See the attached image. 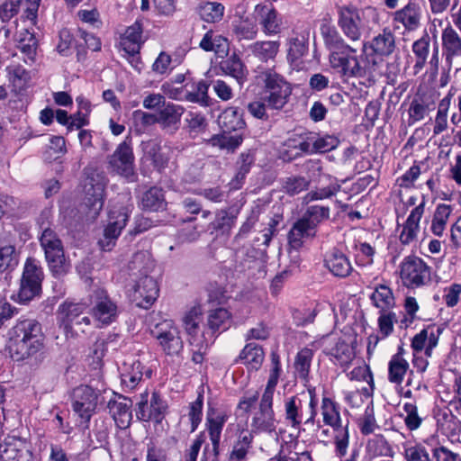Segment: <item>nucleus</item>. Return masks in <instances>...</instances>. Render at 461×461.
Returning a JSON list of instances; mask_svg holds the SVG:
<instances>
[{
    "mask_svg": "<svg viewBox=\"0 0 461 461\" xmlns=\"http://www.w3.org/2000/svg\"><path fill=\"white\" fill-rule=\"evenodd\" d=\"M308 402L300 395H293L284 400V417L287 425L299 429L302 424H313L317 415L316 400L310 392Z\"/></svg>",
    "mask_w": 461,
    "mask_h": 461,
    "instance_id": "obj_6",
    "label": "nucleus"
},
{
    "mask_svg": "<svg viewBox=\"0 0 461 461\" xmlns=\"http://www.w3.org/2000/svg\"><path fill=\"white\" fill-rule=\"evenodd\" d=\"M359 22L360 17L356 9L349 7L340 8L339 25L344 34L352 41H358L360 39Z\"/></svg>",
    "mask_w": 461,
    "mask_h": 461,
    "instance_id": "obj_24",
    "label": "nucleus"
},
{
    "mask_svg": "<svg viewBox=\"0 0 461 461\" xmlns=\"http://www.w3.org/2000/svg\"><path fill=\"white\" fill-rule=\"evenodd\" d=\"M1 461H33L28 444L14 437L7 438L0 445Z\"/></svg>",
    "mask_w": 461,
    "mask_h": 461,
    "instance_id": "obj_19",
    "label": "nucleus"
},
{
    "mask_svg": "<svg viewBox=\"0 0 461 461\" xmlns=\"http://www.w3.org/2000/svg\"><path fill=\"white\" fill-rule=\"evenodd\" d=\"M422 17L423 6L405 5V33L420 29Z\"/></svg>",
    "mask_w": 461,
    "mask_h": 461,
    "instance_id": "obj_51",
    "label": "nucleus"
},
{
    "mask_svg": "<svg viewBox=\"0 0 461 461\" xmlns=\"http://www.w3.org/2000/svg\"><path fill=\"white\" fill-rule=\"evenodd\" d=\"M429 111V104L421 98H414L409 107V124L422 120Z\"/></svg>",
    "mask_w": 461,
    "mask_h": 461,
    "instance_id": "obj_62",
    "label": "nucleus"
},
{
    "mask_svg": "<svg viewBox=\"0 0 461 461\" xmlns=\"http://www.w3.org/2000/svg\"><path fill=\"white\" fill-rule=\"evenodd\" d=\"M121 381L124 388L132 391L141 382L143 375L147 377L151 376V370L145 366L137 359H129L125 361L121 369Z\"/></svg>",
    "mask_w": 461,
    "mask_h": 461,
    "instance_id": "obj_20",
    "label": "nucleus"
},
{
    "mask_svg": "<svg viewBox=\"0 0 461 461\" xmlns=\"http://www.w3.org/2000/svg\"><path fill=\"white\" fill-rule=\"evenodd\" d=\"M309 185L310 182L303 176H289L283 182V190L289 195H295L306 190Z\"/></svg>",
    "mask_w": 461,
    "mask_h": 461,
    "instance_id": "obj_61",
    "label": "nucleus"
},
{
    "mask_svg": "<svg viewBox=\"0 0 461 461\" xmlns=\"http://www.w3.org/2000/svg\"><path fill=\"white\" fill-rule=\"evenodd\" d=\"M242 137L239 134L215 135L210 140L212 146L218 147L221 149H226L229 152H233L242 143Z\"/></svg>",
    "mask_w": 461,
    "mask_h": 461,
    "instance_id": "obj_52",
    "label": "nucleus"
},
{
    "mask_svg": "<svg viewBox=\"0 0 461 461\" xmlns=\"http://www.w3.org/2000/svg\"><path fill=\"white\" fill-rule=\"evenodd\" d=\"M91 313L93 318L102 325L113 322L118 315V306L107 292L104 289H96L91 295Z\"/></svg>",
    "mask_w": 461,
    "mask_h": 461,
    "instance_id": "obj_11",
    "label": "nucleus"
},
{
    "mask_svg": "<svg viewBox=\"0 0 461 461\" xmlns=\"http://www.w3.org/2000/svg\"><path fill=\"white\" fill-rule=\"evenodd\" d=\"M231 32L238 41L255 40L258 33V26L253 14L251 16L240 17L234 21Z\"/></svg>",
    "mask_w": 461,
    "mask_h": 461,
    "instance_id": "obj_28",
    "label": "nucleus"
},
{
    "mask_svg": "<svg viewBox=\"0 0 461 461\" xmlns=\"http://www.w3.org/2000/svg\"><path fill=\"white\" fill-rule=\"evenodd\" d=\"M424 212V201L417 205L409 215L405 221V229H408V240H412L416 235V230L419 229L420 220Z\"/></svg>",
    "mask_w": 461,
    "mask_h": 461,
    "instance_id": "obj_63",
    "label": "nucleus"
},
{
    "mask_svg": "<svg viewBox=\"0 0 461 461\" xmlns=\"http://www.w3.org/2000/svg\"><path fill=\"white\" fill-rule=\"evenodd\" d=\"M333 340L330 336L323 338V352L334 357L340 366L348 364L354 357L349 345L344 340L338 339L333 346H330Z\"/></svg>",
    "mask_w": 461,
    "mask_h": 461,
    "instance_id": "obj_29",
    "label": "nucleus"
},
{
    "mask_svg": "<svg viewBox=\"0 0 461 461\" xmlns=\"http://www.w3.org/2000/svg\"><path fill=\"white\" fill-rule=\"evenodd\" d=\"M253 433L248 429H242L233 446L230 456V461H245L249 449L251 447Z\"/></svg>",
    "mask_w": 461,
    "mask_h": 461,
    "instance_id": "obj_40",
    "label": "nucleus"
},
{
    "mask_svg": "<svg viewBox=\"0 0 461 461\" xmlns=\"http://www.w3.org/2000/svg\"><path fill=\"white\" fill-rule=\"evenodd\" d=\"M325 265L334 276L339 277H346L353 270L348 257L339 250H333L327 256Z\"/></svg>",
    "mask_w": 461,
    "mask_h": 461,
    "instance_id": "obj_32",
    "label": "nucleus"
},
{
    "mask_svg": "<svg viewBox=\"0 0 461 461\" xmlns=\"http://www.w3.org/2000/svg\"><path fill=\"white\" fill-rule=\"evenodd\" d=\"M441 48L442 55L449 67L456 59L461 57V34L450 24L441 32Z\"/></svg>",
    "mask_w": 461,
    "mask_h": 461,
    "instance_id": "obj_22",
    "label": "nucleus"
},
{
    "mask_svg": "<svg viewBox=\"0 0 461 461\" xmlns=\"http://www.w3.org/2000/svg\"><path fill=\"white\" fill-rule=\"evenodd\" d=\"M450 95L449 93L446 97H444L438 108V113L435 118V124L433 128V133L438 135L444 131L447 127V111L450 105Z\"/></svg>",
    "mask_w": 461,
    "mask_h": 461,
    "instance_id": "obj_53",
    "label": "nucleus"
},
{
    "mask_svg": "<svg viewBox=\"0 0 461 461\" xmlns=\"http://www.w3.org/2000/svg\"><path fill=\"white\" fill-rule=\"evenodd\" d=\"M258 79L263 85V100L268 109L282 110L292 95V87L285 77L272 68L261 71Z\"/></svg>",
    "mask_w": 461,
    "mask_h": 461,
    "instance_id": "obj_4",
    "label": "nucleus"
},
{
    "mask_svg": "<svg viewBox=\"0 0 461 461\" xmlns=\"http://www.w3.org/2000/svg\"><path fill=\"white\" fill-rule=\"evenodd\" d=\"M403 348L398 347V352L393 355L388 364V380L395 385V390L402 394L401 384L403 380Z\"/></svg>",
    "mask_w": 461,
    "mask_h": 461,
    "instance_id": "obj_35",
    "label": "nucleus"
},
{
    "mask_svg": "<svg viewBox=\"0 0 461 461\" xmlns=\"http://www.w3.org/2000/svg\"><path fill=\"white\" fill-rule=\"evenodd\" d=\"M422 32L421 37L412 44V53L415 59V74L424 68L429 54L430 38L425 29H423Z\"/></svg>",
    "mask_w": 461,
    "mask_h": 461,
    "instance_id": "obj_36",
    "label": "nucleus"
},
{
    "mask_svg": "<svg viewBox=\"0 0 461 461\" xmlns=\"http://www.w3.org/2000/svg\"><path fill=\"white\" fill-rule=\"evenodd\" d=\"M366 451L371 456H392V449L386 439L380 435L369 439L366 444Z\"/></svg>",
    "mask_w": 461,
    "mask_h": 461,
    "instance_id": "obj_55",
    "label": "nucleus"
},
{
    "mask_svg": "<svg viewBox=\"0 0 461 461\" xmlns=\"http://www.w3.org/2000/svg\"><path fill=\"white\" fill-rule=\"evenodd\" d=\"M370 299L373 304L382 311H386L394 304V297L391 289L384 285H380L375 287Z\"/></svg>",
    "mask_w": 461,
    "mask_h": 461,
    "instance_id": "obj_45",
    "label": "nucleus"
},
{
    "mask_svg": "<svg viewBox=\"0 0 461 461\" xmlns=\"http://www.w3.org/2000/svg\"><path fill=\"white\" fill-rule=\"evenodd\" d=\"M438 425L441 432L447 437H455L461 430V422L457 417L450 411L442 413L438 420Z\"/></svg>",
    "mask_w": 461,
    "mask_h": 461,
    "instance_id": "obj_49",
    "label": "nucleus"
},
{
    "mask_svg": "<svg viewBox=\"0 0 461 461\" xmlns=\"http://www.w3.org/2000/svg\"><path fill=\"white\" fill-rule=\"evenodd\" d=\"M218 124L224 132H230L243 129L245 122L239 108L228 107L219 115Z\"/></svg>",
    "mask_w": 461,
    "mask_h": 461,
    "instance_id": "obj_34",
    "label": "nucleus"
},
{
    "mask_svg": "<svg viewBox=\"0 0 461 461\" xmlns=\"http://www.w3.org/2000/svg\"><path fill=\"white\" fill-rule=\"evenodd\" d=\"M145 154L158 170L164 168L167 158L162 154L161 148L156 141H149L144 147Z\"/></svg>",
    "mask_w": 461,
    "mask_h": 461,
    "instance_id": "obj_57",
    "label": "nucleus"
},
{
    "mask_svg": "<svg viewBox=\"0 0 461 461\" xmlns=\"http://www.w3.org/2000/svg\"><path fill=\"white\" fill-rule=\"evenodd\" d=\"M45 336L40 322L18 320L8 332L6 349L14 361L39 366L45 359Z\"/></svg>",
    "mask_w": 461,
    "mask_h": 461,
    "instance_id": "obj_1",
    "label": "nucleus"
},
{
    "mask_svg": "<svg viewBox=\"0 0 461 461\" xmlns=\"http://www.w3.org/2000/svg\"><path fill=\"white\" fill-rule=\"evenodd\" d=\"M228 420V415L224 411L211 410L206 417V428L212 441V450L205 447L202 461L211 460L218 461L219 447L222 428Z\"/></svg>",
    "mask_w": 461,
    "mask_h": 461,
    "instance_id": "obj_12",
    "label": "nucleus"
},
{
    "mask_svg": "<svg viewBox=\"0 0 461 461\" xmlns=\"http://www.w3.org/2000/svg\"><path fill=\"white\" fill-rule=\"evenodd\" d=\"M224 6L215 2H208L200 7L201 17L208 23L220 21L223 16Z\"/></svg>",
    "mask_w": 461,
    "mask_h": 461,
    "instance_id": "obj_58",
    "label": "nucleus"
},
{
    "mask_svg": "<svg viewBox=\"0 0 461 461\" xmlns=\"http://www.w3.org/2000/svg\"><path fill=\"white\" fill-rule=\"evenodd\" d=\"M61 323L67 333H85L90 326L88 316L83 315L86 306L83 303H65L59 307Z\"/></svg>",
    "mask_w": 461,
    "mask_h": 461,
    "instance_id": "obj_10",
    "label": "nucleus"
},
{
    "mask_svg": "<svg viewBox=\"0 0 461 461\" xmlns=\"http://www.w3.org/2000/svg\"><path fill=\"white\" fill-rule=\"evenodd\" d=\"M152 333L159 341L163 351L167 355L175 356L182 350L183 341L179 336L178 329L172 321L165 320L157 324Z\"/></svg>",
    "mask_w": 461,
    "mask_h": 461,
    "instance_id": "obj_13",
    "label": "nucleus"
},
{
    "mask_svg": "<svg viewBox=\"0 0 461 461\" xmlns=\"http://www.w3.org/2000/svg\"><path fill=\"white\" fill-rule=\"evenodd\" d=\"M19 264V253L10 243L0 244V274L12 272Z\"/></svg>",
    "mask_w": 461,
    "mask_h": 461,
    "instance_id": "obj_42",
    "label": "nucleus"
},
{
    "mask_svg": "<svg viewBox=\"0 0 461 461\" xmlns=\"http://www.w3.org/2000/svg\"><path fill=\"white\" fill-rule=\"evenodd\" d=\"M239 357L248 368L258 370L264 361V351L260 346L249 343L241 350Z\"/></svg>",
    "mask_w": 461,
    "mask_h": 461,
    "instance_id": "obj_39",
    "label": "nucleus"
},
{
    "mask_svg": "<svg viewBox=\"0 0 461 461\" xmlns=\"http://www.w3.org/2000/svg\"><path fill=\"white\" fill-rule=\"evenodd\" d=\"M253 15L266 36H275L282 32V17L272 5L258 4L254 7Z\"/></svg>",
    "mask_w": 461,
    "mask_h": 461,
    "instance_id": "obj_14",
    "label": "nucleus"
},
{
    "mask_svg": "<svg viewBox=\"0 0 461 461\" xmlns=\"http://www.w3.org/2000/svg\"><path fill=\"white\" fill-rule=\"evenodd\" d=\"M17 48L25 55L24 61L34 62L37 50V40L29 30H23L19 33Z\"/></svg>",
    "mask_w": 461,
    "mask_h": 461,
    "instance_id": "obj_43",
    "label": "nucleus"
},
{
    "mask_svg": "<svg viewBox=\"0 0 461 461\" xmlns=\"http://www.w3.org/2000/svg\"><path fill=\"white\" fill-rule=\"evenodd\" d=\"M104 188L101 184L91 185L86 194V200L84 208L86 211V217L88 221H94L97 218L104 206Z\"/></svg>",
    "mask_w": 461,
    "mask_h": 461,
    "instance_id": "obj_26",
    "label": "nucleus"
},
{
    "mask_svg": "<svg viewBox=\"0 0 461 461\" xmlns=\"http://www.w3.org/2000/svg\"><path fill=\"white\" fill-rule=\"evenodd\" d=\"M223 69L227 74L235 77L239 81L242 80L247 74V70L243 62L236 54H233L228 58V59L224 62Z\"/></svg>",
    "mask_w": 461,
    "mask_h": 461,
    "instance_id": "obj_59",
    "label": "nucleus"
},
{
    "mask_svg": "<svg viewBox=\"0 0 461 461\" xmlns=\"http://www.w3.org/2000/svg\"><path fill=\"white\" fill-rule=\"evenodd\" d=\"M132 270H138L140 276L132 286L131 294L138 307L149 309L158 297L159 288L157 281L148 275L154 267V262L147 252H137L131 262Z\"/></svg>",
    "mask_w": 461,
    "mask_h": 461,
    "instance_id": "obj_2",
    "label": "nucleus"
},
{
    "mask_svg": "<svg viewBox=\"0 0 461 461\" xmlns=\"http://www.w3.org/2000/svg\"><path fill=\"white\" fill-rule=\"evenodd\" d=\"M67 152L66 140L61 136H51L45 151L47 160H55Z\"/></svg>",
    "mask_w": 461,
    "mask_h": 461,
    "instance_id": "obj_60",
    "label": "nucleus"
},
{
    "mask_svg": "<svg viewBox=\"0 0 461 461\" xmlns=\"http://www.w3.org/2000/svg\"><path fill=\"white\" fill-rule=\"evenodd\" d=\"M133 209L132 204L122 207L120 210H113L109 213V220L104 233L106 235L118 239L122 230L126 226L130 214Z\"/></svg>",
    "mask_w": 461,
    "mask_h": 461,
    "instance_id": "obj_27",
    "label": "nucleus"
},
{
    "mask_svg": "<svg viewBox=\"0 0 461 461\" xmlns=\"http://www.w3.org/2000/svg\"><path fill=\"white\" fill-rule=\"evenodd\" d=\"M339 140L332 135L316 137L311 134L312 154L330 151L339 145Z\"/></svg>",
    "mask_w": 461,
    "mask_h": 461,
    "instance_id": "obj_54",
    "label": "nucleus"
},
{
    "mask_svg": "<svg viewBox=\"0 0 461 461\" xmlns=\"http://www.w3.org/2000/svg\"><path fill=\"white\" fill-rule=\"evenodd\" d=\"M394 48V39L391 33H384L376 36L368 50H372L376 55H389L393 52Z\"/></svg>",
    "mask_w": 461,
    "mask_h": 461,
    "instance_id": "obj_48",
    "label": "nucleus"
},
{
    "mask_svg": "<svg viewBox=\"0 0 461 461\" xmlns=\"http://www.w3.org/2000/svg\"><path fill=\"white\" fill-rule=\"evenodd\" d=\"M7 78L15 92L23 90L31 80L30 72L19 64L6 68Z\"/></svg>",
    "mask_w": 461,
    "mask_h": 461,
    "instance_id": "obj_41",
    "label": "nucleus"
},
{
    "mask_svg": "<svg viewBox=\"0 0 461 461\" xmlns=\"http://www.w3.org/2000/svg\"><path fill=\"white\" fill-rule=\"evenodd\" d=\"M405 426L410 430L419 429L423 421V418L419 414L418 408L415 403L405 402Z\"/></svg>",
    "mask_w": 461,
    "mask_h": 461,
    "instance_id": "obj_64",
    "label": "nucleus"
},
{
    "mask_svg": "<svg viewBox=\"0 0 461 461\" xmlns=\"http://www.w3.org/2000/svg\"><path fill=\"white\" fill-rule=\"evenodd\" d=\"M285 145L287 147L288 150H294V153L292 154L294 157H298L303 153L312 154L311 134L297 138H289Z\"/></svg>",
    "mask_w": 461,
    "mask_h": 461,
    "instance_id": "obj_56",
    "label": "nucleus"
},
{
    "mask_svg": "<svg viewBox=\"0 0 461 461\" xmlns=\"http://www.w3.org/2000/svg\"><path fill=\"white\" fill-rule=\"evenodd\" d=\"M321 409L324 424L330 426L334 430L336 452L339 456H344L347 454L349 441L348 421L343 423L339 406L328 397L322 399Z\"/></svg>",
    "mask_w": 461,
    "mask_h": 461,
    "instance_id": "obj_7",
    "label": "nucleus"
},
{
    "mask_svg": "<svg viewBox=\"0 0 461 461\" xmlns=\"http://www.w3.org/2000/svg\"><path fill=\"white\" fill-rule=\"evenodd\" d=\"M50 211H44L39 220L40 228L42 230L40 243L51 273L55 276H62L69 270V263L65 258L62 241L50 227Z\"/></svg>",
    "mask_w": 461,
    "mask_h": 461,
    "instance_id": "obj_3",
    "label": "nucleus"
},
{
    "mask_svg": "<svg viewBox=\"0 0 461 461\" xmlns=\"http://www.w3.org/2000/svg\"><path fill=\"white\" fill-rule=\"evenodd\" d=\"M108 408L109 412L119 427L125 428L130 424L131 412L126 403L110 401L108 402Z\"/></svg>",
    "mask_w": 461,
    "mask_h": 461,
    "instance_id": "obj_47",
    "label": "nucleus"
},
{
    "mask_svg": "<svg viewBox=\"0 0 461 461\" xmlns=\"http://www.w3.org/2000/svg\"><path fill=\"white\" fill-rule=\"evenodd\" d=\"M330 218V208L328 206L311 205L303 217L292 227L288 234L290 244L294 248L302 245L304 238L313 237L317 226Z\"/></svg>",
    "mask_w": 461,
    "mask_h": 461,
    "instance_id": "obj_5",
    "label": "nucleus"
},
{
    "mask_svg": "<svg viewBox=\"0 0 461 461\" xmlns=\"http://www.w3.org/2000/svg\"><path fill=\"white\" fill-rule=\"evenodd\" d=\"M362 50L363 54L353 60L352 67L346 66L345 69L348 75L362 77L371 73L377 65V56L368 52V46L366 43L363 44Z\"/></svg>",
    "mask_w": 461,
    "mask_h": 461,
    "instance_id": "obj_25",
    "label": "nucleus"
},
{
    "mask_svg": "<svg viewBox=\"0 0 461 461\" xmlns=\"http://www.w3.org/2000/svg\"><path fill=\"white\" fill-rule=\"evenodd\" d=\"M429 279V267L420 258L409 257L405 261V286L419 287Z\"/></svg>",
    "mask_w": 461,
    "mask_h": 461,
    "instance_id": "obj_21",
    "label": "nucleus"
},
{
    "mask_svg": "<svg viewBox=\"0 0 461 461\" xmlns=\"http://www.w3.org/2000/svg\"><path fill=\"white\" fill-rule=\"evenodd\" d=\"M73 410L86 422L90 420L97 406V393L88 385H81L74 392Z\"/></svg>",
    "mask_w": 461,
    "mask_h": 461,
    "instance_id": "obj_17",
    "label": "nucleus"
},
{
    "mask_svg": "<svg viewBox=\"0 0 461 461\" xmlns=\"http://www.w3.org/2000/svg\"><path fill=\"white\" fill-rule=\"evenodd\" d=\"M140 204L143 210L150 212L165 209L167 203L163 190L157 186L150 187L142 194Z\"/></svg>",
    "mask_w": 461,
    "mask_h": 461,
    "instance_id": "obj_38",
    "label": "nucleus"
},
{
    "mask_svg": "<svg viewBox=\"0 0 461 461\" xmlns=\"http://www.w3.org/2000/svg\"><path fill=\"white\" fill-rule=\"evenodd\" d=\"M325 46L330 50V63L341 65L343 51H354V48L348 45L334 26L323 23L321 27Z\"/></svg>",
    "mask_w": 461,
    "mask_h": 461,
    "instance_id": "obj_18",
    "label": "nucleus"
},
{
    "mask_svg": "<svg viewBox=\"0 0 461 461\" xmlns=\"http://www.w3.org/2000/svg\"><path fill=\"white\" fill-rule=\"evenodd\" d=\"M312 357L313 351L308 348H303L297 353L294 368L300 378L306 379L308 377Z\"/></svg>",
    "mask_w": 461,
    "mask_h": 461,
    "instance_id": "obj_50",
    "label": "nucleus"
},
{
    "mask_svg": "<svg viewBox=\"0 0 461 461\" xmlns=\"http://www.w3.org/2000/svg\"><path fill=\"white\" fill-rule=\"evenodd\" d=\"M43 272L39 262L32 258L26 259L20 281L16 302L26 304L40 296Z\"/></svg>",
    "mask_w": 461,
    "mask_h": 461,
    "instance_id": "obj_8",
    "label": "nucleus"
},
{
    "mask_svg": "<svg viewBox=\"0 0 461 461\" xmlns=\"http://www.w3.org/2000/svg\"><path fill=\"white\" fill-rule=\"evenodd\" d=\"M236 216L228 210H218L214 220L210 222L209 230L215 237L229 236L235 224Z\"/></svg>",
    "mask_w": 461,
    "mask_h": 461,
    "instance_id": "obj_33",
    "label": "nucleus"
},
{
    "mask_svg": "<svg viewBox=\"0 0 461 461\" xmlns=\"http://www.w3.org/2000/svg\"><path fill=\"white\" fill-rule=\"evenodd\" d=\"M203 320V312L200 306L192 307L183 317V325L189 336V343L194 348L209 345L206 331L200 334V323Z\"/></svg>",
    "mask_w": 461,
    "mask_h": 461,
    "instance_id": "obj_16",
    "label": "nucleus"
},
{
    "mask_svg": "<svg viewBox=\"0 0 461 461\" xmlns=\"http://www.w3.org/2000/svg\"><path fill=\"white\" fill-rule=\"evenodd\" d=\"M232 323V315L226 308L219 307L207 314V338L209 345L214 341L217 333L227 330Z\"/></svg>",
    "mask_w": 461,
    "mask_h": 461,
    "instance_id": "obj_23",
    "label": "nucleus"
},
{
    "mask_svg": "<svg viewBox=\"0 0 461 461\" xmlns=\"http://www.w3.org/2000/svg\"><path fill=\"white\" fill-rule=\"evenodd\" d=\"M109 167L116 174L132 178L134 176V156L130 144L124 140L118 145L113 155L109 157Z\"/></svg>",
    "mask_w": 461,
    "mask_h": 461,
    "instance_id": "obj_15",
    "label": "nucleus"
},
{
    "mask_svg": "<svg viewBox=\"0 0 461 461\" xmlns=\"http://www.w3.org/2000/svg\"><path fill=\"white\" fill-rule=\"evenodd\" d=\"M276 420L274 410L258 408L254 413L251 420L252 433H268L272 434L276 431Z\"/></svg>",
    "mask_w": 461,
    "mask_h": 461,
    "instance_id": "obj_31",
    "label": "nucleus"
},
{
    "mask_svg": "<svg viewBox=\"0 0 461 461\" xmlns=\"http://www.w3.org/2000/svg\"><path fill=\"white\" fill-rule=\"evenodd\" d=\"M451 212L450 205L440 203L437 206L431 224V231L434 235L442 236Z\"/></svg>",
    "mask_w": 461,
    "mask_h": 461,
    "instance_id": "obj_46",
    "label": "nucleus"
},
{
    "mask_svg": "<svg viewBox=\"0 0 461 461\" xmlns=\"http://www.w3.org/2000/svg\"><path fill=\"white\" fill-rule=\"evenodd\" d=\"M280 48L278 41H257L249 46L252 54L263 62L274 60Z\"/></svg>",
    "mask_w": 461,
    "mask_h": 461,
    "instance_id": "obj_37",
    "label": "nucleus"
},
{
    "mask_svg": "<svg viewBox=\"0 0 461 461\" xmlns=\"http://www.w3.org/2000/svg\"><path fill=\"white\" fill-rule=\"evenodd\" d=\"M183 113L184 108L181 105L172 103L166 104L158 113V123L164 129L171 131H176Z\"/></svg>",
    "mask_w": 461,
    "mask_h": 461,
    "instance_id": "obj_30",
    "label": "nucleus"
},
{
    "mask_svg": "<svg viewBox=\"0 0 461 461\" xmlns=\"http://www.w3.org/2000/svg\"><path fill=\"white\" fill-rule=\"evenodd\" d=\"M187 87L188 85L181 86H176V84L171 82H166L161 86V90L164 95L170 99L196 103L202 106H209L211 104L208 95L209 86L205 81L201 80L195 86H192V90H189Z\"/></svg>",
    "mask_w": 461,
    "mask_h": 461,
    "instance_id": "obj_9",
    "label": "nucleus"
},
{
    "mask_svg": "<svg viewBox=\"0 0 461 461\" xmlns=\"http://www.w3.org/2000/svg\"><path fill=\"white\" fill-rule=\"evenodd\" d=\"M166 409V402L160 398L158 393L154 392L150 399V411H141L140 420H154L158 423L164 418Z\"/></svg>",
    "mask_w": 461,
    "mask_h": 461,
    "instance_id": "obj_44",
    "label": "nucleus"
}]
</instances>
